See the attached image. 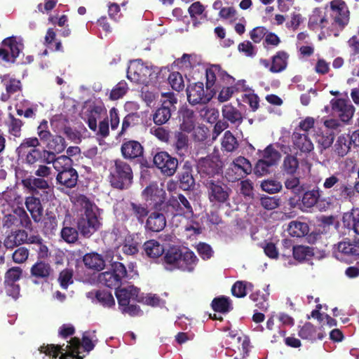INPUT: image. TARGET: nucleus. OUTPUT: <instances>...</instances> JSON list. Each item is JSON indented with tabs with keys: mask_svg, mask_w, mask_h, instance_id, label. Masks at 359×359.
Segmentation results:
<instances>
[{
	"mask_svg": "<svg viewBox=\"0 0 359 359\" xmlns=\"http://www.w3.org/2000/svg\"><path fill=\"white\" fill-rule=\"evenodd\" d=\"M288 59L289 54L286 51H278L271 57V65L269 71L274 74L282 72L287 68Z\"/></svg>",
	"mask_w": 359,
	"mask_h": 359,
	"instance_id": "nucleus-36",
	"label": "nucleus"
},
{
	"mask_svg": "<svg viewBox=\"0 0 359 359\" xmlns=\"http://www.w3.org/2000/svg\"><path fill=\"white\" fill-rule=\"evenodd\" d=\"M126 273V269L122 263L114 262L109 270L99 274L98 280L108 287L118 289Z\"/></svg>",
	"mask_w": 359,
	"mask_h": 359,
	"instance_id": "nucleus-7",
	"label": "nucleus"
},
{
	"mask_svg": "<svg viewBox=\"0 0 359 359\" xmlns=\"http://www.w3.org/2000/svg\"><path fill=\"white\" fill-rule=\"evenodd\" d=\"M253 285L252 283L245 281L236 282L231 288L233 296L236 297H243L247 294V290H252Z\"/></svg>",
	"mask_w": 359,
	"mask_h": 359,
	"instance_id": "nucleus-54",
	"label": "nucleus"
},
{
	"mask_svg": "<svg viewBox=\"0 0 359 359\" xmlns=\"http://www.w3.org/2000/svg\"><path fill=\"white\" fill-rule=\"evenodd\" d=\"M212 307L214 311L220 313H226L232 309L230 299L223 296L215 298L212 302Z\"/></svg>",
	"mask_w": 359,
	"mask_h": 359,
	"instance_id": "nucleus-50",
	"label": "nucleus"
},
{
	"mask_svg": "<svg viewBox=\"0 0 359 359\" xmlns=\"http://www.w3.org/2000/svg\"><path fill=\"white\" fill-rule=\"evenodd\" d=\"M283 168L287 174L293 175L299 168L297 158L291 154L287 155L283 160Z\"/></svg>",
	"mask_w": 359,
	"mask_h": 359,
	"instance_id": "nucleus-53",
	"label": "nucleus"
},
{
	"mask_svg": "<svg viewBox=\"0 0 359 359\" xmlns=\"http://www.w3.org/2000/svg\"><path fill=\"white\" fill-rule=\"evenodd\" d=\"M128 89V85L126 81H122L118 82L111 90L109 99L111 100H117L123 97L127 93Z\"/></svg>",
	"mask_w": 359,
	"mask_h": 359,
	"instance_id": "nucleus-56",
	"label": "nucleus"
},
{
	"mask_svg": "<svg viewBox=\"0 0 359 359\" xmlns=\"http://www.w3.org/2000/svg\"><path fill=\"white\" fill-rule=\"evenodd\" d=\"M151 75V70L143 63L134 62L128 67L127 77L135 83H144Z\"/></svg>",
	"mask_w": 359,
	"mask_h": 359,
	"instance_id": "nucleus-18",
	"label": "nucleus"
},
{
	"mask_svg": "<svg viewBox=\"0 0 359 359\" xmlns=\"http://www.w3.org/2000/svg\"><path fill=\"white\" fill-rule=\"evenodd\" d=\"M27 241V233L24 230L11 232L5 239L4 245L8 249H12Z\"/></svg>",
	"mask_w": 359,
	"mask_h": 359,
	"instance_id": "nucleus-39",
	"label": "nucleus"
},
{
	"mask_svg": "<svg viewBox=\"0 0 359 359\" xmlns=\"http://www.w3.org/2000/svg\"><path fill=\"white\" fill-rule=\"evenodd\" d=\"M40 144L41 142L36 137H27L22 141L17 150L19 152H25L29 148L37 149Z\"/></svg>",
	"mask_w": 359,
	"mask_h": 359,
	"instance_id": "nucleus-59",
	"label": "nucleus"
},
{
	"mask_svg": "<svg viewBox=\"0 0 359 359\" xmlns=\"http://www.w3.org/2000/svg\"><path fill=\"white\" fill-rule=\"evenodd\" d=\"M149 210L147 205L131 202L130 203L129 215L132 222L142 224L149 216Z\"/></svg>",
	"mask_w": 359,
	"mask_h": 359,
	"instance_id": "nucleus-34",
	"label": "nucleus"
},
{
	"mask_svg": "<svg viewBox=\"0 0 359 359\" xmlns=\"http://www.w3.org/2000/svg\"><path fill=\"white\" fill-rule=\"evenodd\" d=\"M79 179L77 171L74 168L59 172L56 176L57 182L67 188H74L76 186Z\"/></svg>",
	"mask_w": 359,
	"mask_h": 359,
	"instance_id": "nucleus-31",
	"label": "nucleus"
},
{
	"mask_svg": "<svg viewBox=\"0 0 359 359\" xmlns=\"http://www.w3.org/2000/svg\"><path fill=\"white\" fill-rule=\"evenodd\" d=\"M67 147L65 138L58 135H53L46 144V151H50L53 154L62 152Z\"/></svg>",
	"mask_w": 359,
	"mask_h": 359,
	"instance_id": "nucleus-40",
	"label": "nucleus"
},
{
	"mask_svg": "<svg viewBox=\"0 0 359 359\" xmlns=\"http://www.w3.org/2000/svg\"><path fill=\"white\" fill-rule=\"evenodd\" d=\"M281 157L280 153L272 144L268 145L262 151V160L271 166L276 165Z\"/></svg>",
	"mask_w": 359,
	"mask_h": 359,
	"instance_id": "nucleus-43",
	"label": "nucleus"
},
{
	"mask_svg": "<svg viewBox=\"0 0 359 359\" xmlns=\"http://www.w3.org/2000/svg\"><path fill=\"white\" fill-rule=\"evenodd\" d=\"M23 186L27 188L33 195L39 194V189H41L45 193L46 189L50 188L48 182L43 177L27 178L22 180ZM48 194V191H46Z\"/></svg>",
	"mask_w": 359,
	"mask_h": 359,
	"instance_id": "nucleus-32",
	"label": "nucleus"
},
{
	"mask_svg": "<svg viewBox=\"0 0 359 359\" xmlns=\"http://www.w3.org/2000/svg\"><path fill=\"white\" fill-rule=\"evenodd\" d=\"M294 258L299 262L309 260L313 255V249L309 246L297 245L292 248Z\"/></svg>",
	"mask_w": 359,
	"mask_h": 359,
	"instance_id": "nucleus-44",
	"label": "nucleus"
},
{
	"mask_svg": "<svg viewBox=\"0 0 359 359\" xmlns=\"http://www.w3.org/2000/svg\"><path fill=\"white\" fill-rule=\"evenodd\" d=\"M161 105L153 114V121L156 125L161 126L166 123L170 118L172 111L175 109V104L177 100L173 93H162Z\"/></svg>",
	"mask_w": 359,
	"mask_h": 359,
	"instance_id": "nucleus-8",
	"label": "nucleus"
},
{
	"mask_svg": "<svg viewBox=\"0 0 359 359\" xmlns=\"http://www.w3.org/2000/svg\"><path fill=\"white\" fill-rule=\"evenodd\" d=\"M330 105L332 112L344 123H348L354 114L355 108L348 99L333 98Z\"/></svg>",
	"mask_w": 359,
	"mask_h": 359,
	"instance_id": "nucleus-14",
	"label": "nucleus"
},
{
	"mask_svg": "<svg viewBox=\"0 0 359 359\" xmlns=\"http://www.w3.org/2000/svg\"><path fill=\"white\" fill-rule=\"evenodd\" d=\"M232 81L227 82L225 80L218 81L219 86L217 100L219 102H224L228 101L233 95L231 90L228 88V85H231L234 83L235 79L232 76Z\"/></svg>",
	"mask_w": 359,
	"mask_h": 359,
	"instance_id": "nucleus-48",
	"label": "nucleus"
},
{
	"mask_svg": "<svg viewBox=\"0 0 359 359\" xmlns=\"http://www.w3.org/2000/svg\"><path fill=\"white\" fill-rule=\"evenodd\" d=\"M83 262L86 266L97 271L102 270L104 266V261L97 253H89L84 256Z\"/></svg>",
	"mask_w": 359,
	"mask_h": 359,
	"instance_id": "nucleus-47",
	"label": "nucleus"
},
{
	"mask_svg": "<svg viewBox=\"0 0 359 359\" xmlns=\"http://www.w3.org/2000/svg\"><path fill=\"white\" fill-rule=\"evenodd\" d=\"M323 188L329 191L332 198L344 201L350 200L354 195L353 187L340 179L339 174H334L325 178Z\"/></svg>",
	"mask_w": 359,
	"mask_h": 359,
	"instance_id": "nucleus-5",
	"label": "nucleus"
},
{
	"mask_svg": "<svg viewBox=\"0 0 359 359\" xmlns=\"http://www.w3.org/2000/svg\"><path fill=\"white\" fill-rule=\"evenodd\" d=\"M106 111L107 110L104 106L95 105L88 110L87 119H85L89 128L94 132H97V135L103 138L107 137L109 135L108 118H105L100 121L98 127L97 125V119L103 112Z\"/></svg>",
	"mask_w": 359,
	"mask_h": 359,
	"instance_id": "nucleus-10",
	"label": "nucleus"
},
{
	"mask_svg": "<svg viewBox=\"0 0 359 359\" xmlns=\"http://www.w3.org/2000/svg\"><path fill=\"white\" fill-rule=\"evenodd\" d=\"M22 271L20 267L15 266L8 269L5 274L4 283H16L22 276Z\"/></svg>",
	"mask_w": 359,
	"mask_h": 359,
	"instance_id": "nucleus-63",
	"label": "nucleus"
},
{
	"mask_svg": "<svg viewBox=\"0 0 359 359\" xmlns=\"http://www.w3.org/2000/svg\"><path fill=\"white\" fill-rule=\"evenodd\" d=\"M9 123H8V130L10 135L20 137L21 135L22 127L24 125L23 121L15 118L12 114H8Z\"/></svg>",
	"mask_w": 359,
	"mask_h": 359,
	"instance_id": "nucleus-52",
	"label": "nucleus"
},
{
	"mask_svg": "<svg viewBox=\"0 0 359 359\" xmlns=\"http://www.w3.org/2000/svg\"><path fill=\"white\" fill-rule=\"evenodd\" d=\"M206 190L209 201L213 204H224L229 202L232 189L222 177L203 184Z\"/></svg>",
	"mask_w": 359,
	"mask_h": 359,
	"instance_id": "nucleus-6",
	"label": "nucleus"
},
{
	"mask_svg": "<svg viewBox=\"0 0 359 359\" xmlns=\"http://www.w3.org/2000/svg\"><path fill=\"white\" fill-rule=\"evenodd\" d=\"M175 150L180 155H184L189 147V137L186 132L181 130H176L173 135V144Z\"/></svg>",
	"mask_w": 359,
	"mask_h": 359,
	"instance_id": "nucleus-38",
	"label": "nucleus"
},
{
	"mask_svg": "<svg viewBox=\"0 0 359 359\" xmlns=\"http://www.w3.org/2000/svg\"><path fill=\"white\" fill-rule=\"evenodd\" d=\"M78 230L72 226H65L61 231L62 238L69 243H74L78 238Z\"/></svg>",
	"mask_w": 359,
	"mask_h": 359,
	"instance_id": "nucleus-61",
	"label": "nucleus"
},
{
	"mask_svg": "<svg viewBox=\"0 0 359 359\" xmlns=\"http://www.w3.org/2000/svg\"><path fill=\"white\" fill-rule=\"evenodd\" d=\"M222 149L226 152H233L238 148L236 137L230 130L225 131L221 142Z\"/></svg>",
	"mask_w": 359,
	"mask_h": 359,
	"instance_id": "nucleus-46",
	"label": "nucleus"
},
{
	"mask_svg": "<svg viewBox=\"0 0 359 359\" xmlns=\"http://www.w3.org/2000/svg\"><path fill=\"white\" fill-rule=\"evenodd\" d=\"M179 270L184 272H193L198 264V259L193 251L187 248L180 247Z\"/></svg>",
	"mask_w": 359,
	"mask_h": 359,
	"instance_id": "nucleus-21",
	"label": "nucleus"
},
{
	"mask_svg": "<svg viewBox=\"0 0 359 359\" xmlns=\"http://www.w3.org/2000/svg\"><path fill=\"white\" fill-rule=\"evenodd\" d=\"M336 259L341 262H349L359 255V241H342L337 244L333 252Z\"/></svg>",
	"mask_w": 359,
	"mask_h": 359,
	"instance_id": "nucleus-16",
	"label": "nucleus"
},
{
	"mask_svg": "<svg viewBox=\"0 0 359 359\" xmlns=\"http://www.w3.org/2000/svg\"><path fill=\"white\" fill-rule=\"evenodd\" d=\"M192 165L191 162L187 161L184 163L182 171L179 174L180 187L184 190L189 191L192 189L195 186V180L192 175Z\"/></svg>",
	"mask_w": 359,
	"mask_h": 359,
	"instance_id": "nucleus-26",
	"label": "nucleus"
},
{
	"mask_svg": "<svg viewBox=\"0 0 359 359\" xmlns=\"http://www.w3.org/2000/svg\"><path fill=\"white\" fill-rule=\"evenodd\" d=\"M83 341L81 343L77 337L72 338L67 344L47 345L41 346L39 351L55 359H82L83 352H89L94 348L97 341L95 332H86L83 334Z\"/></svg>",
	"mask_w": 359,
	"mask_h": 359,
	"instance_id": "nucleus-2",
	"label": "nucleus"
},
{
	"mask_svg": "<svg viewBox=\"0 0 359 359\" xmlns=\"http://www.w3.org/2000/svg\"><path fill=\"white\" fill-rule=\"evenodd\" d=\"M222 168L223 163L217 155L201 157L196 162V170L202 184L221 177Z\"/></svg>",
	"mask_w": 359,
	"mask_h": 359,
	"instance_id": "nucleus-4",
	"label": "nucleus"
},
{
	"mask_svg": "<svg viewBox=\"0 0 359 359\" xmlns=\"http://www.w3.org/2000/svg\"><path fill=\"white\" fill-rule=\"evenodd\" d=\"M330 16L332 25L343 29L349 22L350 11L343 0H332L330 2Z\"/></svg>",
	"mask_w": 359,
	"mask_h": 359,
	"instance_id": "nucleus-11",
	"label": "nucleus"
},
{
	"mask_svg": "<svg viewBox=\"0 0 359 359\" xmlns=\"http://www.w3.org/2000/svg\"><path fill=\"white\" fill-rule=\"evenodd\" d=\"M154 163L165 176L171 177L176 172L178 160L166 151H159L154 156Z\"/></svg>",
	"mask_w": 359,
	"mask_h": 359,
	"instance_id": "nucleus-13",
	"label": "nucleus"
},
{
	"mask_svg": "<svg viewBox=\"0 0 359 359\" xmlns=\"http://www.w3.org/2000/svg\"><path fill=\"white\" fill-rule=\"evenodd\" d=\"M298 334L302 339L311 341L317 339L321 340L325 336V334L321 332V330L318 332L315 327L310 323H306L301 327Z\"/></svg>",
	"mask_w": 359,
	"mask_h": 359,
	"instance_id": "nucleus-37",
	"label": "nucleus"
},
{
	"mask_svg": "<svg viewBox=\"0 0 359 359\" xmlns=\"http://www.w3.org/2000/svg\"><path fill=\"white\" fill-rule=\"evenodd\" d=\"M168 81L172 88L177 92L182 90L184 88L183 77L178 72L170 73L168 76Z\"/></svg>",
	"mask_w": 359,
	"mask_h": 359,
	"instance_id": "nucleus-55",
	"label": "nucleus"
},
{
	"mask_svg": "<svg viewBox=\"0 0 359 359\" xmlns=\"http://www.w3.org/2000/svg\"><path fill=\"white\" fill-rule=\"evenodd\" d=\"M241 194L245 198L252 199L254 198L253 183L249 179L242 180L240 182Z\"/></svg>",
	"mask_w": 359,
	"mask_h": 359,
	"instance_id": "nucleus-62",
	"label": "nucleus"
},
{
	"mask_svg": "<svg viewBox=\"0 0 359 359\" xmlns=\"http://www.w3.org/2000/svg\"><path fill=\"white\" fill-rule=\"evenodd\" d=\"M344 224H359V208H353L345 212L342 217Z\"/></svg>",
	"mask_w": 359,
	"mask_h": 359,
	"instance_id": "nucleus-64",
	"label": "nucleus"
},
{
	"mask_svg": "<svg viewBox=\"0 0 359 359\" xmlns=\"http://www.w3.org/2000/svg\"><path fill=\"white\" fill-rule=\"evenodd\" d=\"M171 203V201H170ZM170 206L173 204L169 203L165 206H161V210L153 208V211L149 215L145 224H166V219L172 213L170 214Z\"/></svg>",
	"mask_w": 359,
	"mask_h": 359,
	"instance_id": "nucleus-27",
	"label": "nucleus"
},
{
	"mask_svg": "<svg viewBox=\"0 0 359 359\" xmlns=\"http://www.w3.org/2000/svg\"><path fill=\"white\" fill-rule=\"evenodd\" d=\"M320 196V190L318 189L304 192L301 198L302 208H312L315 204H316Z\"/></svg>",
	"mask_w": 359,
	"mask_h": 359,
	"instance_id": "nucleus-49",
	"label": "nucleus"
},
{
	"mask_svg": "<svg viewBox=\"0 0 359 359\" xmlns=\"http://www.w3.org/2000/svg\"><path fill=\"white\" fill-rule=\"evenodd\" d=\"M292 142L294 148L299 150L302 153L309 154L314 149L309 134L302 133L298 130H294L292 133Z\"/></svg>",
	"mask_w": 359,
	"mask_h": 359,
	"instance_id": "nucleus-24",
	"label": "nucleus"
},
{
	"mask_svg": "<svg viewBox=\"0 0 359 359\" xmlns=\"http://www.w3.org/2000/svg\"><path fill=\"white\" fill-rule=\"evenodd\" d=\"M139 118L140 116L137 113H130L127 114L123 119L121 130L118 135H123L129 128L135 126L138 121Z\"/></svg>",
	"mask_w": 359,
	"mask_h": 359,
	"instance_id": "nucleus-58",
	"label": "nucleus"
},
{
	"mask_svg": "<svg viewBox=\"0 0 359 359\" xmlns=\"http://www.w3.org/2000/svg\"><path fill=\"white\" fill-rule=\"evenodd\" d=\"M204 11L205 6L200 1L194 2L189 7L188 12L194 27L201 24L198 20V16H201V19L207 20L208 17L206 14H204Z\"/></svg>",
	"mask_w": 359,
	"mask_h": 359,
	"instance_id": "nucleus-41",
	"label": "nucleus"
},
{
	"mask_svg": "<svg viewBox=\"0 0 359 359\" xmlns=\"http://www.w3.org/2000/svg\"><path fill=\"white\" fill-rule=\"evenodd\" d=\"M25 205L30 212L33 220L35 222H39L43 218V208L40 199L33 195L25 198Z\"/></svg>",
	"mask_w": 359,
	"mask_h": 359,
	"instance_id": "nucleus-29",
	"label": "nucleus"
},
{
	"mask_svg": "<svg viewBox=\"0 0 359 359\" xmlns=\"http://www.w3.org/2000/svg\"><path fill=\"white\" fill-rule=\"evenodd\" d=\"M121 154L125 159L133 160L142 156L143 146L136 140H125L121 147Z\"/></svg>",
	"mask_w": 359,
	"mask_h": 359,
	"instance_id": "nucleus-23",
	"label": "nucleus"
},
{
	"mask_svg": "<svg viewBox=\"0 0 359 359\" xmlns=\"http://www.w3.org/2000/svg\"><path fill=\"white\" fill-rule=\"evenodd\" d=\"M139 293V289L134 285L120 286L115 292L118 307L128 305L133 301H140Z\"/></svg>",
	"mask_w": 359,
	"mask_h": 359,
	"instance_id": "nucleus-20",
	"label": "nucleus"
},
{
	"mask_svg": "<svg viewBox=\"0 0 359 359\" xmlns=\"http://www.w3.org/2000/svg\"><path fill=\"white\" fill-rule=\"evenodd\" d=\"M4 224H32V223L25 210L18 207L12 213L5 216Z\"/></svg>",
	"mask_w": 359,
	"mask_h": 359,
	"instance_id": "nucleus-33",
	"label": "nucleus"
},
{
	"mask_svg": "<svg viewBox=\"0 0 359 359\" xmlns=\"http://www.w3.org/2000/svg\"><path fill=\"white\" fill-rule=\"evenodd\" d=\"M108 182L110 186L118 190L129 189L133 182V171L131 165L121 158L110 161L108 168Z\"/></svg>",
	"mask_w": 359,
	"mask_h": 359,
	"instance_id": "nucleus-3",
	"label": "nucleus"
},
{
	"mask_svg": "<svg viewBox=\"0 0 359 359\" xmlns=\"http://www.w3.org/2000/svg\"><path fill=\"white\" fill-rule=\"evenodd\" d=\"M351 145L349 135L342 134L338 136L332 148L334 154L339 157H344L349 153Z\"/></svg>",
	"mask_w": 359,
	"mask_h": 359,
	"instance_id": "nucleus-35",
	"label": "nucleus"
},
{
	"mask_svg": "<svg viewBox=\"0 0 359 359\" xmlns=\"http://www.w3.org/2000/svg\"><path fill=\"white\" fill-rule=\"evenodd\" d=\"M206 93L202 82H196L187 86L186 91L188 102L192 104H205L208 103L217 94L218 81L225 80L228 83L232 81V76L222 69L219 65H212L206 69Z\"/></svg>",
	"mask_w": 359,
	"mask_h": 359,
	"instance_id": "nucleus-1",
	"label": "nucleus"
},
{
	"mask_svg": "<svg viewBox=\"0 0 359 359\" xmlns=\"http://www.w3.org/2000/svg\"><path fill=\"white\" fill-rule=\"evenodd\" d=\"M23 48V44L16 37L10 36L4 39L0 47V59L7 63H14Z\"/></svg>",
	"mask_w": 359,
	"mask_h": 359,
	"instance_id": "nucleus-12",
	"label": "nucleus"
},
{
	"mask_svg": "<svg viewBox=\"0 0 359 359\" xmlns=\"http://www.w3.org/2000/svg\"><path fill=\"white\" fill-rule=\"evenodd\" d=\"M142 196L150 205L153 204V208L161 210V206L168 205L165 203V192L158 187L156 184H151L147 186L142 193Z\"/></svg>",
	"mask_w": 359,
	"mask_h": 359,
	"instance_id": "nucleus-15",
	"label": "nucleus"
},
{
	"mask_svg": "<svg viewBox=\"0 0 359 359\" xmlns=\"http://www.w3.org/2000/svg\"><path fill=\"white\" fill-rule=\"evenodd\" d=\"M180 247H170L164 254L163 266L166 271L179 270L180 259Z\"/></svg>",
	"mask_w": 359,
	"mask_h": 359,
	"instance_id": "nucleus-25",
	"label": "nucleus"
},
{
	"mask_svg": "<svg viewBox=\"0 0 359 359\" xmlns=\"http://www.w3.org/2000/svg\"><path fill=\"white\" fill-rule=\"evenodd\" d=\"M144 250L146 255L152 259L158 258L164 252L163 245L154 240L147 241L144 244Z\"/></svg>",
	"mask_w": 359,
	"mask_h": 359,
	"instance_id": "nucleus-45",
	"label": "nucleus"
},
{
	"mask_svg": "<svg viewBox=\"0 0 359 359\" xmlns=\"http://www.w3.org/2000/svg\"><path fill=\"white\" fill-rule=\"evenodd\" d=\"M52 154L53 158H52L49 164L52 163L57 172H62V170H68L73 168V161L70 157L65 155L57 157L55 154L53 153Z\"/></svg>",
	"mask_w": 359,
	"mask_h": 359,
	"instance_id": "nucleus-42",
	"label": "nucleus"
},
{
	"mask_svg": "<svg viewBox=\"0 0 359 359\" xmlns=\"http://www.w3.org/2000/svg\"><path fill=\"white\" fill-rule=\"evenodd\" d=\"M252 166L250 161L244 156H238L226 170L225 177L229 182H236L251 174Z\"/></svg>",
	"mask_w": 359,
	"mask_h": 359,
	"instance_id": "nucleus-9",
	"label": "nucleus"
},
{
	"mask_svg": "<svg viewBox=\"0 0 359 359\" xmlns=\"http://www.w3.org/2000/svg\"><path fill=\"white\" fill-rule=\"evenodd\" d=\"M86 297L92 302L99 303L104 307L110 308L115 305L114 297L107 290H93L86 293Z\"/></svg>",
	"mask_w": 359,
	"mask_h": 359,
	"instance_id": "nucleus-28",
	"label": "nucleus"
},
{
	"mask_svg": "<svg viewBox=\"0 0 359 359\" xmlns=\"http://www.w3.org/2000/svg\"><path fill=\"white\" fill-rule=\"evenodd\" d=\"M249 92L242 96V100L250 106L252 111H255L259 107V98L257 94L251 91Z\"/></svg>",
	"mask_w": 359,
	"mask_h": 359,
	"instance_id": "nucleus-60",
	"label": "nucleus"
},
{
	"mask_svg": "<svg viewBox=\"0 0 359 359\" xmlns=\"http://www.w3.org/2000/svg\"><path fill=\"white\" fill-rule=\"evenodd\" d=\"M284 229L292 237H304L309 243H315L320 237V233L315 229L311 230L309 226H286Z\"/></svg>",
	"mask_w": 359,
	"mask_h": 359,
	"instance_id": "nucleus-19",
	"label": "nucleus"
},
{
	"mask_svg": "<svg viewBox=\"0 0 359 359\" xmlns=\"http://www.w3.org/2000/svg\"><path fill=\"white\" fill-rule=\"evenodd\" d=\"M85 217L87 224H100V215L98 208L95 207L86 208L85 210Z\"/></svg>",
	"mask_w": 359,
	"mask_h": 359,
	"instance_id": "nucleus-57",
	"label": "nucleus"
},
{
	"mask_svg": "<svg viewBox=\"0 0 359 359\" xmlns=\"http://www.w3.org/2000/svg\"><path fill=\"white\" fill-rule=\"evenodd\" d=\"M50 151L43 149H31L25 158V163L29 168H36L39 164H49L53 157Z\"/></svg>",
	"mask_w": 359,
	"mask_h": 359,
	"instance_id": "nucleus-17",
	"label": "nucleus"
},
{
	"mask_svg": "<svg viewBox=\"0 0 359 359\" xmlns=\"http://www.w3.org/2000/svg\"><path fill=\"white\" fill-rule=\"evenodd\" d=\"M222 114L225 121L229 122L231 125L238 127L243 123L242 113L231 104L222 107Z\"/></svg>",
	"mask_w": 359,
	"mask_h": 359,
	"instance_id": "nucleus-30",
	"label": "nucleus"
},
{
	"mask_svg": "<svg viewBox=\"0 0 359 359\" xmlns=\"http://www.w3.org/2000/svg\"><path fill=\"white\" fill-rule=\"evenodd\" d=\"M178 114L180 130L184 131L187 133H191L194 130L196 121L194 111L187 107H183L180 109Z\"/></svg>",
	"mask_w": 359,
	"mask_h": 359,
	"instance_id": "nucleus-22",
	"label": "nucleus"
},
{
	"mask_svg": "<svg viewBox=\"0 0 359 359\" xmlns=\"http://www.w3.org/2000/svg\"><path fill=\"white\" fill-rule=\"evenodd\" d=\"M51 268L49 264L39 262L32 266L31 273L33 276L39 278H46L49 276Z\"/></svg>",
	"mask_w": 359,
	"mask_h": 359,
	"instance_id": "nucleus-51",
	"label": "nucleus"
}]
</instances>
